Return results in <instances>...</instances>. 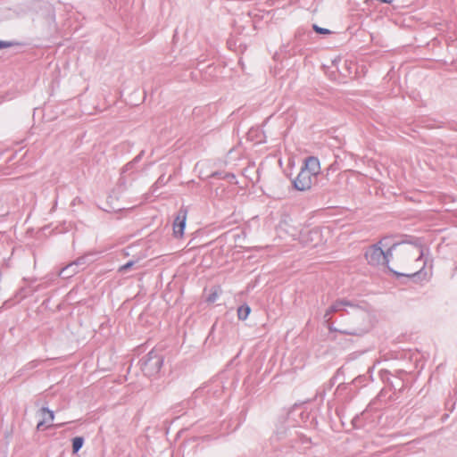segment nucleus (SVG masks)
<instances>
[{
	"label": "nucleus",
	"instance_id": "f257e3e1",
	"mask_svg": "<svg viewBox=\"0 0 457 457\" xmlns=\"http://www.w3.org/2000/svg\"><path fill=\"white\" fill-rule=\"evenodd\" d=\"M322 175L320 162L316 156H308L303 160L298 175L292 179V187L295 190L305 192L316 187L319 177Z\"/></svg>",
	"mask_w": 457,
	"mask_h": 457
},
{
	"label": "nucleus",
	"instance_id": "f03ea898",
	"mask_svg": "<svg viewBox=\"0 0 457 457\" xmlns=\"http://www.w3.org/2000/svg\"><path fill=\"white\" fill-rule=\"evenodd\" d=\"M351 309L352 312H347V314L351 316L353 326L338 331L345 335L361 337L370 329V313L367 305L362 307L355 302H353V306H351Z\"/></svg>",
	"mask_w": 457,
	"mask_h": 457
},
{
	"label": "nucleus",
	"instance_id": "7ed1b4c3",
	"mask_svg": "<svg viewBox=\"0 0 457 457\" xmlns=\"http://www.w3.org/2000/svg\"><path fill=\"white\" fill-rule=\"evenodd\" d=\"M401 243H392L386 251L383 250V262L381 265H384L387 268L389 272L395 275V277L400 280V279H411L413 282L417 283L424 278L426 276V272L424 271L425 266H423L420 270L413 272V273H402L399 271H396L393 270L389 266L390 260L393 258V252L396 249L398 245H400ZM424 265H426V262H424Z\"/></svg>",
	"mask_w": 457,
	"mask_h": 457
},
{
	"label": "nucleus",
	"instance_id": "20e7f679",
	"mask_svg": "<svg viewBox=\"0 0 457 457\" xmlns=\"http://www.w3.org/2000/svg\"><path fill=\"white\" fill-rule=\"evenodd\" d=\"M162 364L163 356L156 349H153L144 361L143 370L148 376H152L160 371Z\"/></svg>",
	"mask_w": 457,
	"mask_h": 457
},
{
	"label": "nucleus",
	"instance_id": "39448f33",
	"mask_svg": "<svg viewBox=\"0 0 457 457\" xmlns=\"http://www.w3.org/2000/svg\"><path fill=\"white\" fill-rule=\"evenodd\" d=\"M389 239H391V237H384L378 243L369 246L364 256L370 265H381L383 262V249H381L380 244H383L385 241H388Z\"/></svg>",
	"mask_w": 457,
	"mask_h": 457
},
{
	"label": "nucleus",
	"instance_id": "423d86ee",
	"mask_svg": "<svg viewBox=\"0 0 457 457\" xmlns=\"http://www.w3.org/2000/svg\"><path fill=\"white\" fill-rule=\"evenodd\" d=\"M89 256L90 254H85L77 258L75 261L71 262L61 270L60 276L64 278H68L79 273L80 270H83L89 262Z\"/></svg>",
	"mask_w": 457,
	"mask_h": 457
},
{
	"label": "nucleus",
	"instance_id": "0eeeda50",
	"mask_svg": "<svg viewBox=\"0 0 457 457\" xmlns=\"http://www.w3.org/2000/svg\"><path fill=\"white\" fill-rule=\"evenodd\" d=\"M187 218V207L182 205L178 211L173 220V236L176 238H180L184 236L186 222Z\"/></svg>",
	"mask_w": 457,
	"mask_h": 457
},
{
	"label": "nucleus",
	"instance_id": "6e6552de",
	"mask_svg": "<svg viewBox=\"0 0 457 457\" xmlns=\"http://www.w3.org/2000/svg\"><path fill=\"white\" fill-rule=\"evenodd\" d=\"M353 306V301L347 300L345 298L336 300L326 311L324 314V320L326 322H329L332 313L341 312L345 311V307Z\"/></svg>",
	"mask_w": 457,
	"mask_h": 457
},
{
	"label": "nucleus",
	"instance_id": "1a4fd4ad",
	"mask_svg": "<svg viewBox=\"0 0 457 457\" xmlns=\"http://www.w3.org/2000/svg\"><path fill=\"white\" fill-rule=\"evenodd\" d=\"M404 237L405 238L403 240L400 241L399 243H401V245L402 244L412 245L418 247L420 249V255L417 258V261L423 259V257L425 255V249H424V245L421 242V239L420 237H415L407 236V235H405Z\"/></svg>",
	"mask_w": 457,
	"mask_h": 457
},
{
	"label": "nucleus",
	"instance_id": "9d476101",
	"mask_svg": "<svg viewBox=\"0 0 457 457\" xmlns=\"http://www.w3.org/2000/svg\"><path fill=\"white\" fill-rule=\"evenodd\" d=\"M301 241L304 244H307L309 242H314L315 240L319 239L320 237V232L319 228H315L312 229H305L301 231Z\"/></svg>",
	"mask_w": 457,
	"mask_h": 457
},
{
	"label": "nucleus",
	"instance_id": "9b49d317",
	"mask_svg": "<svg viewBox=\"0 0 457 457\" xmlns=\"http://www.w3.org/2000/svg\"><path fill=\"white\" fill-rule=\"evenodd\" d=\"M336 163L334 164H331L328 169H327V173L324 174L322 172V175L320 177H319V180H318V183L316 184V187H324L327 186V182L328 180V173L330 170L332 171H336Z\"/></svg>",
	"mask_w": 457,
	"mask_h": 457
},
{
	"label": "nucleus",
	"instance_id": "f8f14e48",
	"mask_svg": "<svg viewBox=\"0 0 457 457\" xmlns=\"http://www.w3.org/2000/svg\"><path fill=\"white\" fill-rule=\"evenodd\" d=\"M221 294V288L220 286H214L211 288L210 294L205 299L207 303H213Z\"/></svg>",
	"mask_w": 457,
	"mask_h": 457
},
{
	"label": "nucleus",
	"instance_id": "ddd939ff",
	"mask_svg": "<svg viewBox=\"0 0 457 457\" xmlns=\"http://www.w3.org/2000/svg\"><path fill=\"white\" fill-rule=\"evenodd\" d=\"M251 313V307L244 303L237 308V318L240 320H245Z\"/></svg>",
	"mask_w": 457,
	"mask_h": 457
},
{
	"label": "nucleus",
	"instance_id": "4468645a",
	"mask_svg": "<svg viewBox=\"0 0 457 457\" xmlns=\"http://www.w3.org/2000/svg\"><path fill=\"white\" fill-rule=\"evenodd\" d=\"M40 413L43 419H46V422H52L54 419V411L49 410L47 407H42L40 409Z\"/></svg>",
	"mask_w": 457,
	"mask_h": 457
},
{
	"label": "nucleus",
	"instance_id": "2eb2a0df",
	"mask_svg": "<svg viewBox=\"0 0 457 457\" xmlns=\"http://www.w3.org/2000/svg\"><path fill=\"white\" fill-rule=\"evenodd\" d=\"M84 439L81 436H77L72 439V452L77 453L83 446Z\"/></svg>",
	"mask_w": 457,
	"mask_h": 457
},
{
	"label": "nucleus",
	"instance_id": "dca6fc26",
	"mask_svg": "<svg viewBox=\"0 0 457 457\" xmlns=\"http://www.w3.org/2000/svg\"><path fill=\"white\" fill-rule=\"evenodd\" d=\"M137 263V261H134V260H129V262H127L125 264L121 265L120 268H119V272L120 273H126L128 270H129L130 269H132V267Z\"/></svg>",
	"mask_w": 457,
	"mask_h": 457
},
{
	"label": "nucleus",
	"instance_id": "f3484780",
	"mask_svg": "<svg viewBox=\"0 0 457 457\" xmlns=\"http://www.w3.org/2000/svg\"><path fill=\"white\" fill-rule=\"evenodd\" d=\"M312 29L317 34L320 35H329L332 33L331 30H329L328 29L321 28L317 24H313Z\"/></svg>",
	"mask_w": 457,
	"mask_h": 457
},
{
	"label": "nucleus",
	"instance_id": "a211bd4d",
	"mask_svg": "<svg viewBox=\"0 0 457 457\" xmlns=\"http://www.w3.org/2000/svg\"><path fill=\"white\" fill-rule=\"evenodd\" d=\"M21 44L16 41H4L0 39V49L8 48L14 46H21Z\"/></svg>",
	"mask_w": 457,
	"mask_h": 457
},
{
	"label": "nucleus",
	"instance_id": "6ab92c4d",
	"mask_svg": "<svg viewBox=\"0 0 457 457\" xmlns=\"http://www.w3.org/2000/svg\"><path fill=\"white\" fill-rule=\"evenodd\" d=\"M164 184H165L164 175H162V176L159 177L157 181L152 186L153 192H154L159 187V186H162V185H164Z\"/></svg>",
	"mask_w": 457,
	"mask_h": 457
},
{
	"label": "nucleus",
	"instance_id": "aec40b11",
	"mask_svg": "<svg viewBox=\"0 0 457 457\" xmlns=\"http://www.w3.org/2000/svg\"><path fill=\"white\" fill-rule=\"evenodd\" d=\"M135 165H136V164H135L132 161L129 162L127 164H125V165L122 167V169H121V174H124V173H126V172H127V171H129V170H132L134 169Z\"/></svg>",
	"mask_w": 457,
	"mask_h": 457
},
{
	"label": "nucleus",
	"instance_id": "412c9836",
	"mask_svg": "<svg viewBox=\"0 0 457 457\" xmlns=\"http://www.w3.org/2000/svg\"><path fill=\"white\" fill-rule=\"evenodd\" d=\"M222 179H227L228 182L234 183V181L236 180V176L233 173L226 172L223 175Z\"/></svg>",
	"mask_w": 457,
	"mask_h": 457
},
{
	"label": "nucleus",
	"instance_id": "4be33fe9",
	"mask_svg": "<svg viewBox=\"0 0 457 457\" xmlns=\"http://www.w3.org/2000/svg\"><path fill=\"white\" fill-rule=\"evenodd\" d=\"M226 172H223V171H214L211 174V178L212 179H222V177L223 175L225 174Z\"/></svg>",
	"mask_w": 457,
	"mask_h": 457
},
{
	"label": "nucleus",
	"instance_id": "5701e85b",
	"mask_svg": "<svg viewBox=\"0 0 457 457\" xmlns=\"http://www.w3.org/2000/svg\"><path fill=\"white\" fill-rule=\"evenodd\" d=\"M445 127L451 130L457 131V122H455V121L447 122Z\"/></svg>",
	"mask_w": 457,
	"mask_h": 457
},
{
	"label": "nucleus",
	"instance_id": "b1692460",
	"mask_svg": "<svg viewBox=\"0 0 457 457\" xmlns=\"http://www.w3.org/2000/svg\"><path fill=\"white\" fill-rule=\"evenodd\" d=\"M46 423H47L46 419H43L42 420H40L37 425V429L43 430Z\"/></svg>",
	"mask_w": 457,
	"mask_h": 457
},
{
	"label": "nucleus",
	"instance_id": "393cba45",
	"mask_svg": "<svg viewBox=\"0 0 457 457\" xmlns=\"http://www.w3.org/2000/svg\"><path fill=\"white\" fill-rule=\"evenodd\" d=\"M119 184H120V186H125V184H126L125 178H124L123 174H121L120 178L119 179Z\"/></svg>",
	"mask_w": 457,
	"mask_h": 457
},
{
	"label": "nucleus",
	"instance_id": "a878e982",
	"mask_svg": "<svg viewBox=\"0 0 457 457\" xmlns=\"http://www.w3.org/2000/svg\"><path fill=\"white\" fill-rule=\"evenodd\" d=\"M389 241L390 239L388 241H385L383 244H380L381 249H383V247H388L391 245L389 244Z\"/></svg>",
	"mask_w": 457,
	"mask_h": 457
},
{
	"label": "nucleus",
	"instance_id": "bb28decb",
	"mask_svg": "<svg viewBox=\"0 0 457 457\" xmlns=\"http://www.w3.org/2000/svg\"><path fill=\"white\" fill-rule=\"evenodd\" d=\"M141 159L137 155L133 160L132 162L136 164Z\"/></svg>",
	"mask_w": 457,
	"mask_h": 457
},
{
	"label": "nucleus",
	"instance_id": "cd10ccee",
	"mask_svg": "<svg viewBox=\"0 0 457 457\" xmlns=\"http://www.w3.org/2000/svg\"><path fill=\"white\" fill-rule=\"evenodd\" d=\"M145 154V151L142 150L138 154L137 156L141 159L143 157V155Z\"/></svg>",
	"mask_w": 457,
	"mask_h": 457
},
{
	"label": "nucleus",
	"instance_id": "c85d7f7f",
	"mask_svg": "<svg viewBox=\"0 0 457 457\" xmlns=\"http://www.w3.org/2000/svg\"><path fill=\"white\" fill-rule=\"evenodd\" d=\"M338 62H340V59H339V60H334V61L332 62V63H333V65H334V66H337V63Z\"/></svg>",
	"mask_w": 457,
	"mask_h": 457
},
{
	"label": "nucleus",
	"instance_id": "c756f323",
	"mask_svg": "<svg viewBox=\"0 0 457 457\" xmlns=\"http://www.w3.org/2000/svg\"><path fill=\"white\" fill-rule=\"evenodd\" d=\"M438 128H443L445 127L444 123L443 122H440V124L437 125Z\"/></svg>",
	"mask_w": 457,
	"mask_h": 457
},
{
	"label": "nucleus",
	"instance_id": "7c9ffc66",
	"mask_svg": "<svg viewBox=\"0 0 457 457\" xmlns=\"http://www.w3.org/2000/svg\"><path fill=\"white\" fill-rule=\"evenodd\" d=\"M400 282H401L402 284H405V283H406V281H405V280H400Z\"/></svg>",
	"mask_w": 457,
	"mask_h": 457
},
{
	"label": "nucleus",
	"instance_id": "2f4dec72",
	"mask_svg": "<svg viewBox=\"0 0 457 457\" xmlns=\"http://www.w3.org/2000/svg\"><path fill=\"white\" fill-rule=\"evenodd\" d=\"M72 204H77L76 199H73V203H72Z\"/></svg>",
	"mask_w": 457,
	"mask_h": 457
},
{
	"label": "nucleus",
	"instance_id": "473e14b6",
	"mask_svg": "<svg viewBox=\"0 0 457 457\" xmlns=\"http://www.w3.org/2000/svg\"><path fill=\"white\" fill-rule=\"evenodd\" d=\"M72 204H77L76 199H73V203H72Z\"/></svg>",
	"mask_w": 457,
	"mask_h": 457
},
{
	"label": "nucleus",
	"instance_id": "72a5a7b5",
	"mask_svg": "<svg viewBox=\"0 0 457 457\" xmlns=\"http://www.w3.org/2000/svg\"><path fill=\"white\" fill-rule=\"evenodd\" d=\"M329 330H333L332 326H328Z\"/></svg>",
	"mask_w": 457,
	"mask_h": 457
}]
</instances>
